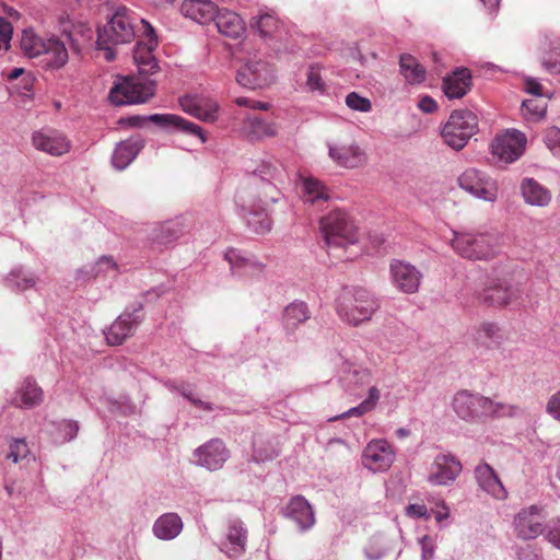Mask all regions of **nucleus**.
Listing matches in <instances>:
<instances>
[{
    "instance_id": "3",
    "label": "nucleus",
    "mask_w": 560,
    "mask_h": 560,
    "mask_svg": "<svg viewBox=\"0 0 560 560\" xmlns=\"http://www.w3.org/2000/svg\"><path fill=\"white\" fill-rule=\"evenodd\" d=\"M319 231L329 255L338 259H352L350 255L337 252L347 250L358 243V230L351 217L343 210L336 209L324 215L319 221Z\"/></svg>"
},
{
    "instance_id": "18",
    "label": "nucleus",
    "mask_w": 560,
    "mask_h": 560,
    "mask_svg": "<svg viewBox=\"0 0 560 560\" xmlns=\"http://www.w3.org/2000/svg\"><path fill=\"white\" fill-rule=\"evenodd\" d=\"M180 108L188 115L205 122H214L219 117L218 102L207 94H186L179 97Z\"/></svg>"
},
{
    "instance_id": "20",
    "label": "nucleus",
    "mask_w": 560,
    "mask_h": 560,
    "mask_svg": "<svg viewBox=\"0 0 560 560\" xmlns=\"http://www.w3.org/2000/svg\"><path fill=\"white\" fill-rule=\"evenodd\" d=\"M273 78L275 70L264 60H250L236 73L237 83L250 90L269 84Z\"/></svg>"
},
{
    "instance_id": "2",
    "label": "nucleus",
    "mask_w": 560,
    "mask_h": 560,
    "mask_svg": "<svg viewBox=\"0 0 560 560\" xmlns=\"http://www.w3.org/2000/svg\"><path fill=\"white\" fill-rule=\"evenodd\" d=\"M451 407L455 415L467 423H479L489 418L516 417L521 412L516 405L494 401L490 397L468 389L456 392Z\"/></svg>"
},
{
    "instance_id": "47",
    "label": "nucleus",
    "mask_w": 560,
    "mask_h": 560,
    "mask_svg": "<svg viewBox=\"0 0 560 560\" xmlns=\"http://www.w3.org/2000/svg\"><path fill=\"white\" fill-rule=\"evenodd\" d=\"M303 194L305 201L311 203H315L319 200H327L329 198L326 186L313 177H308L303 180Z\"/></svg>"
},
{
    "instance_id": "5",
    "label": "nucleus",
    "mask_w": 560,
    "mask_h": 560,
    "mask_svg": "<svg viewBox=\"0 0 560 560\" xmlns=\"http://www.w3.org/2000/svg\"><path fill=\"white\" fill-rule=\"evenodd\" d=\"M378 307L374 295L363 288L343 289L336 300L339 318L351 326L370 320Z\"/></svg>"
},
{
    "instance_id": "46",
    "label": "nucleus",
    "mask_w": 560,
    "mask_h": 560,
    "mask_svg": "<svg viewBox=\"0 0 560 560\" xmlns=\"http://www.w3.org/2000/svg\"><path fill=\"white\" fill-rule=\"evenodd\" d=\"M253 28H256L262 38H272L278 32L279 21L270 13H260L252 19Z\"/></svg>"
},
{
    "instance_id": "63",
    "label": "nucleus",
    "mask_w": 560,
    "mask_h": 560,
    "mask_svg": "<svg viewBox=\"0 0 560 560\" xmlns=\"http://www.w3.org/2000/svg\"><path fill=\"white\" fill-rule=\"evenodd\" d=\"M418 107L423 113H433L438 108V104L432 97L425 95L420 98Z\"/></svg>"
},
{
    "instance_id": "58",
    "label": "nucleus",
    "mask_w": 560,
    "mask_h": 560,
    "mask_svg": "<svg viewBox=\"0 0 560 560\" xmlns=\"http://www.w3.org/2000/svg\"><path fill=\"white\" fill-rule=\"evenodd\" d=\"M366 412H370V410L365 407V405L363 402H361L360 405L352 407L349 410H347V411L342 412L341 415L336 416L329 420L335 421V420L345 419V418H349V417H361Z\"/></svg>"
},
{
    "instance_id": "12",
    "label": "nucleus",
    "mask_w": 560,
    "mask_h": 560,
    "mask_svg": "<svg viewBox=\"0 0 560 560\" xmlns=\"http://www.w3.org/2000/svg\"><path fill=\"white\" fill-rule=\"evenodd\" d=\"M142 304L138 303L131 310L127 307L115 322L104 331L106 341L110 346H119L133 335L143 320Z\"/></svg>"
},
{
    "instance_id": "37",
    "label": "nucleus",
    "mask_w": 560,
    "mask_h": 560,
    "mask_svg": "<svg viewBox=\"0 0 560 560\" xmlns=\"http://www.w3.org/2000/svg\"><path fill=\"white\" fill-rule=\"evenodd\" d=\"M40 57H43L42 62L48 69H60L69 59L65 44L56 37L47 39L45 51Z\"/></svg>"
},
{
    "instance_id": "32",
    "label": "nucleus",
    "mask_w": 560,
    "mask_h": 560,
    "mask_svg": "<svg viewBox=\"0 0 560 560\" xmlns=\"http://www.w3.org/2000/svg\"><path fill=\"white\" fill-rule=\"evenodd\" d=\"M213 22L219 33L233 39L241 38L246 31L242 18L237 13L229 10H218Z\"/></svg>"
},
{
    "instance_id": "41",
    "label": "nucleus",
    "mask_w": 560,
    "mask_h": 560,
    "mask_svg": "<svg viewBox=\"0 0 560 560\" xmlns=\"http://www.w3.org/2000/svg\"><path fill=\"white\" fill-rule=\"evenodd\" d=\"M475 339L489 347L501 345L505 336L497 323L485 322L476 328Z\"/></svg>"
},
{
    "instance_id": "39",
    "label": "nucleus",
    "mask_w": 560,
    "mask_h": 560,
    "mask_svg": "<svg viewBox=\"0 0 560 560\" xmlns=\"http://www.w3.org/2000/svg\"><path fill=\"white\" fill-rule=\"evenodd\" d=\"M400 73L410 84H420L425 80L424 67L411 55L402 54L399 59Z\"/></svg>"
},
{
    "instance_id": "50",
    "label": "nucleus",
    "mask_w": 560,
    "mask_h": 560,
    "mask_svg": "<svg viewBox=\"0 0 560 560\" xmlns=\"http://www.w3.org/2000/svg\"><path fill=\"white\" fill-rule=\"evenodd\" d=\"M178 394H180L184 398L190 401L196 408H199L208 412L214 410L213 404L203 401L195 396L192 385L189 383L179 382Z\"/></svg>"
},
{
    "instance_id": "60",
    "label": "nucleus",
    "mask_w": 560,
    "mask_h": 560,
    "mask_svg": "<svg viewBox=\"0 0 560 560\" xmlns=\"http://www.w3.org/2000/svg\"><path fill=\"white\" fill-rule=\"evenodd\" d=\"M13 27L12 24L4 18H0V38L4 43L5 47H9V42L12 37Z\"/></svg>"
},
{
    "instance_id": "27",
    "label": "nucleus",
    "mask_w": 560,
    "mask_h": 560,
    "mask_svg": "<svg viewBox=\"0 0 560 560\" xmlns=\"http://www.w3.org/2000/svg\"><path fill=\"white\" fill-rule=\"evenodd\" d=\"M145 145V140L141 136H132L117 143L113 154L112 164L114 168L124 171L138 156Z\"/></svg>"
},
{
    "instance_id": "51",
    "label": "nucleus",
    "mask_w": 560,
    "mask_h": 560,
    "mask_svg": "<svg viewBox=\"0 0 560 560\" xmlns=\"http://www.w3.org/2000/svg\"><path fill=\"white\" fill-rule=\"evenodd\" d=\"M542 141L552 155L560 158V128L556 126L547 128L544 131Z\"/></svg>"
},
{
    "instance_id": "55",
    "label": "nucleus",
    "mask_w": 560,
    "mask_h": 560,
    "mask_svg": "<svg viewBox=\"0 0 560 560\" xmlns=\"http://www.w3.org/2000/svg\"><path fill=\"white\" fill-rule=\"evenodd\" d=\"M542 66L551 74L560 73V47L544 56Z\"/></svg>"
},
{
    "instance_id": "23",
    "label": "nucleus",
    "mask_w": 560,
    "mask_h": 560,
    "mask_svg": "<svg viewBox=\"0 0 560 560\" xmlns=\"http://www.w3.org/2000/svg\"><path fill=\"white\" fill-rule=\"evenodd\" d=\"M278 177L277 166L270 162L262 161L253 173L254 184L259 188L260 202L276 203L279 199V189L275 184Z\"/></svg>"
},
{
    "instance_id": "15",
    "label": "nucleus",
    "mask_w": 560,
    "mask_h": 560,
    "mask_svg": "<svg viewBox=\"0 0 560 560\" xmlns=\"http://www.w3.org/2000/svg\"><path fill=\"white\" fill-rule=\"evenodd\" d=\"M526 143L527 138L523 132L516 129L506 130L492 141V154L501 162L513 163L523 155Z\"/></svg>"
},
{
    "instance_id": "30",
    "label": "nucleus",
    "mask_w": 560,
    "mask_h": 560,
    "mask_svg": "<svg viewBox=\"0 0 560 560\" xmlns=\"http://www.w3.org/2000/svg\"><path fill=\"white\" fill-rule=\"evenodd\" d=\"M520 190L524 201L533 207H547L552 199L551 191L532 177L521 182Z\"/></svg>"
},
{
    "instance_id": "26",
    "label": "nucleus",
    "mask_w": 560,
    "mask_h": 560,
    "mask_svg": "<svg viewBox=\"0 0 560 560\" xmlns=\"http://www.w3.org/2000/svg\"><path fill=\"white\" fill-rule=\"evenodd\" d=\"M247 541V529L241 520H231L229 522L225 540L219 546L220 551L229 558L240 557L245 552Z\"/></svg>"
},
{
    "instance_id": "64",
    "label": "nucleus",
    "mask_w": 560,
    "mask_h": 560,
    "mask_svg": "<svg viewBox=\"0 0 560 560\" xmlns=\"http://www.w3.org/2000/svg\"><path fill=\"white\" fill-rule=\"evenodd\" d=\"M407 514L416 517H423L427 515V508L423 504H409L407 506Z\"/></svg>"
},
{
    "instance_id": "43",
    "label": "nucleus",
    "mask_w": 560,
    "mask_h": 560,
    "mask_svg": "<svg viewBox=\"0 0 560 560\" xmlns=\"http://www.w3.org/2000/svg\"><path fill=\"white\" fill-rule=\"evenodd\" d=\"M277 445V439L255 438L253 441L252 460L260 464L273 459L278 455Z\"/></svg>"
},
{
    "instance_id": "4",
    "label": "nucleus",
    "mask_w": 560,
    "mask_h": 560,
    "mask_svg": "<svg viewBox=\"0 0 560 560\" xmlns=\"http://www.w3.org/2000/svg\"><path fill=\"white\" fill-rule=\"evenodd\" d=\"M451 246L462 258L471 261H490L502 253L501 236L488 231H454Z\"/></svg>"
},
{
    "instance_id": "28",
    "label": "nucleus",
    "mask_w": 560,
    "mask_h": 560,
    "mask_svg": "<svg viewBox=\"0 0 560 560\" xmlns=\"http://www.w3.org/2000/svg\"><path fill=\"white\" fill-rule=\"evenodd\" d=\"M285 517L296 524L301 532L308 530L315 524V514L311 504L301 495L290 500L285 508Z\"/></svg>"
},
{
    "instance_id": "8",
    "label": "nucleus",
    "mask_w": 560,
    "mask_h": 560,
    "mask_svg": "<svg viewBox=\"0 0 560 560\" xmlns=\"http://www.w3.org/2000/svg\"><path fill=\"white\" fill-rule=\"evenodd\" d=\"M478 131V118L468 109L454 110L442 128L441 136L450 148L459 151Z\"/></svg>"
},
{
    "instance_id": "34",
    "label": "nucleus",
    "mask_w": 560,
    "mask_h": 560,
    "mask_svg": "<svg viewBox=\"0 0 560 560\" xmlns=\"http://www.w3.org/2000/svg\"><path fill=\"white\" fill-rule=\"evenodd\" d=\"M183 521L177 513L168 512L159 516L153 526V535L161 540H172L183 530Z\"/></svg>"
},
{
    "instance_id": "54",
    "label": "nucleus",
    "mask_w": 560,
    "mask_h": 560,
    "mask_svg": "<svg viewBox=\"0 0 560 560\" xmlns=\"http://www.w3.org/2000/svg\"><path fill=\"white\" fill-rule=\"evenodd\" d=\"M545 539L560 550V516L553 517L547 523Z\"/></svg>"
},
{
    "instance_id": "44",
    "label": "nucleus",
    "mask_w": 560,
    "mask_h": 560,
    "mask_svg": "<svg viewBox=\"0 0 560 560\" xmlns=\"http://www.w3.org/2000/svg\"><path fill=\"white\" fill-rule=\"evenodd\" d=\"M390 540L384 534L373 535L363 548L366 560H382L390 550Z\"/></svg>"
},
{
    "instance_id": "31",
    "label": "nucleus",
    "mask_w": 560,
    "mask_h": 560,
    "mask_svg": "<svg viewBox=\"0 0 560 560\" xmlns=\"http://www.w3.org/2000/svg\"><path fill=\"white\" fill-rule=\"evenodd\" d=\"M180 12L199 24H207L214 20L218 8L210 0H185L180 5Z\"/></svg>"
},
{
    "instance_id": "57",
    "label": "nucleus",
    "mask_w": 560,
    "mask_h": 560,
    "mask_svg": "<svg viewBox=\"0 0 560 560\" xmlns=\"http://www.w3.org/2000/svg\"><path fill=\"white\" fill-rule=\"evenodd\" d=\"M421 546V560H432L434 556V540L431 536L424 535L419 539Z\"/></svg>"
},
{
    "instance_id": "1",
    "label": "nucleus",
    "mask_w": 560,
    "mask_h": 560,
    "mask_svg": "<svg viewBox=\"0 0 560 560\" xmlns=\"http://www.w3.org/2000/svg\"><path fill=\"white\" fill-rule=\"evenodd\" d=\"M147 42H139L133 50V60L139 75H119L108 93V100L116 106L143 104L155 95L156 82L150 78L159 70V62L153 55L158 38L153 27L145 23Z\"/></svg>"
},
{
    "instance_id": "36",
    "label": "nucleus",
    "mask_w": 560,
    "mask_h": 560,
    "mask_svg": "<svg viewBox=\"0 0 560 560\" xmlns=\"http://www.w3.org/2000/svg\"><path fill=\"white\" fill-rule=\"evenodd\" d=\"M243 130L250 141L275 137L278 131L277 124L267 121L259 116H247L243 122Z\"/></svg>"
},
{
    "instance_id": "48",
    "label": "nucleus",
    "mask_w": 560,
    "mask_h": 560,
    "mask_svg": "<svg viewBox=\"0 0 560 560\" xmlns=\"http://www.w3.org/2000/svg\"><path fill=\"white\" fill-rule=\"evenodd\" d=\"M547 106V101L539 97L525 100L522 103V114L527 120L538 121L545 117Z\"/></svg>"
},
{
    "instance_id": "62",
    "label": "nucleus",
    "mask_w": 560,
    "mask_h": 560,
    "mask_svg": "<svg viewBox=\"0 0 560 560\" xmlns=\"http://www.w3.org/2000/svg\"><path fill=\"white\" fill-rule=\"evenodd\" d=\"M432 514L438 523H441L448 518L450 509L444 501H441L436 504L435 509H432Z\"/></svg>"
},
{
    "instance_id": "40",
    "label": "nucleus",
    "mask_w": 560,
    "mask_h": 560,
    "mask_svg": "<svg viewBox=\"0 0 560 560\" xmlns=\"http://www.w3.org/2000/svg\"><path fill=\"white\" fill-rule=\"evenodd\" d=\"M79 431V424L73 420L52 421L49 424V433L56 444H63L72 441Z\"/></svg>"
},
{
    "instance_id": "17",
    "label": "nucleus",
    "mask_w": 560,
    "mask_h": 560,
    "mask_svg": "<svg viewBox=\"0 0 560 560\" xmlns=\"http://www.w3.org/2000/svg\"><path fill=\"white\" fill-rule=\"evenodd\" d=\"M389 277L396 290L406 294H413L419 291L423 276L410 262L394 259L389 264Z\"/></svg>"
},
{
    "instance_id": "29",
    "label": "nucleus",
    "mask_w": 560,
    "mask_h": 560,
    "mask_svg": "<svg viewBox=\"0 0 560 560\" xmlns=\"http://www.w3.org/2000/svg\"><path fill=\"white\" fill-rule=\"evenodd\" d=\"M475 478L485 492L497 500H505L508 491L495 474L494 469L487 463H481L475 468Z\"/></svg>"
},
{
    "instance_id": "9",
    "label": "nucleus",
    "mask_w": 560,
    "mask_h": 560,
    "mask_svg": "<svg viewBox=\"0 0 560 560\" xmlns=\"http://www.w3.org/2000/svg\"><path fill=\"white\" fill-rule=\"evenodd\" d=\"M128 120L130 125L135 127H140L142 121L149 120L170 132L178 131L184 135L195 137L200 140L201 143H205L207 140V137L199 125L189 121L179 115L153 114L148 117L132 116Z\"/></svg>"
},
{
    "instance_id": "33",
    "label": "nucleus",
    "mask_w": 560,
    "mask_h": 560,
    "mask_svg": "<svg viewBox=\"0 0 560 560\" xmlns=\"http://www.w3.org/2000/svg\"><path fill=\"white\" fill-rule=\"evenodd\" d=\"M44 398L42 388L30 377L25 378L16 389L12 398V405L19 408H34L38 406Z\"/></svg>"
},
{
    "instance_id": "61",
    "label": "nucleus",
    "mask_w": 560,
    "mask_h": 560,
    "mask_svg": "<svg viewBox=\"0 0 560 560\" xmlns=\"http://www.w3.org/2000/svg\"><path fill=\"white\" fill-rule=\"evenodd\" d=\"M380 398H381V393H380L378 388L375 386H372L369 389L368 397L362 402L365 405V407L370 411H372L376 407Z\"/></svg>"
},
{
    "instance_id": "21",
    "label": "nucleus",
    "mask_w": 560,
    "mask_h": 560,
    "mask_svg": "<svg viewBox=\"0 0 560 560\" xmlns=\"http://www.w3.org/2000/svg\"><path fill=\"white\" fill-rule=\"evenodd\" d=\"M327 148L329 158L340 167L357 168L366 163L365 151L354 141L350 143L328 141Z\"/></svg>"
},
{
    "instance_id": "16",
    "label": "nucleus",
    "mask_w": 560,
    "mask_h": 560,
    "mask_svg": "<svg viewBox=\"0 0 560 560\" xmlns=\"http://www.w3.org/2000/svg\"><path fill=\"white\" fill-rule=\"evenodd\" d=\"M194 463L209 471L223 468L230 458V451L221 439H211L194 451Z\"/></svg>"
},
{
    "instance_id": "49",
    "label": "nucleus",
    "mask_w": 560,
    "mask_h": 560,
    "mask_svg": "<svg viewBox=\"0 0 560 560\" xmlns=\"http://www.w3.org/2000/svg\"><path fill=\"white\" fill-rule=\"evenodd\" d=\"M323 67L319 63H313L306 72V86L312 92L324 94L326 92V83L322 77Z\"/></svg>"
},
{
    "instance_id": "22",
    "label": "nucleus",
    "mask_w": 560,
    "mask_h": 560,
    "mask_svg": "<svg viewBox=\"0 0 560 560\" xmlns=\"http://www.w3.org/2000/svg\"><path fill=\"white\" fill-rule=\"evenodd\" d=\"M311 311L304 301H294L282 310V332L288 341H296L301 326L311 318Z\"/></svg>"
},
{
    "instance_id": "13",
    "label": "nucleus",
    "mask_w": 560,
    "mask_h": 560,
    "mask_svg": "<svg viewBox=\"0 0 560 560\" xmlns=\"http://www.w3.org/2000/svg\"><path fill=\"white\" fill-rule=\"evenodd\" d=\"M395 458V450L387 440L374 439L364 447L361 462L366 469L383 472L392 467Z\"/></svg>"
},
{
    "instance_id": "19",
    "label": "nucleus",
    "mask_w": 560,
    "mask_h": 560,
    "mask_svg": "<svg viewBox=\"0 0 560 560\" xmlns=\"http://www.w3.org/2000/svg\"><path fill=\"white\" fill-rule=\"evenodd\" d=\"M224 258L230 265L232 275L240 278H257L265 273L266 266L257 258L245 250L229 248Z\"/></svg>"
},
{
    "instance_id": "24",
    "label": "nucleus",
    "mask_w": 560,
    "mask_h": 560,
    "mask_svg": "<svg viewBox=\"0 0 560 560\" xmlns=\"http://www.w3.org/2000/svg\"><path fill=\"white\" fill-rule=\"evenodd\" d=\"M32 141L37 150L55 156L62 155L70 149L69 140L61 132L54 129L35 131Z\"/></svg>"
},
{
    "instance_id": "11",
    "label": "nucleus",
    "mask_w": 560,
    "mask_h": 560,
    "mask_svg": "<svg viewBox=\"0 0 560 560\" xmlns=\"http://www.w3.org/2000/svg\"><path fill=\"white\" fill-rule=\"evenodd\" d=\"M542 508L533 504L520 510L513 520V529L517 538L533 540L546 534L547 524Z\"/></svg>"
},
{
    "instance_id": "56",
    "label": "nucleus",
    "mask_w": 560,
    "mask_h": 560,
    "mask_svg": "<svg viewBox=\"0 0 560 560\" xmlns=\"http://www.w3.org/2000/svg\"><path fill=\"white\" fill-rule=\"evenodd\" d=\"M545 411L552 420L560 423V390H557L549 396Z\"/></svg>"
},
{
    "instance_id": "38",
    "label": "nucleus",
    "mask_w": 560,
    "mask_h": 560,
    "mask_svg": "<svg viewBox=\"0 0 560 560\" xmlns=\"http://www.w3.org/2000/svg\"><path fill=\"white\" fill-rule=\"evenodd\" d=\"M117 264L110 256H103L94 264L79 269L77 272V279L89 281L102 275H115L117 272Z\"/></svg>"
},
{
    "instance_id": "42",
    "label": "nucleus",
    "mask_w": 560,
    "mask_h": 560,
    "mask_svg": "<svg viewBox=\"0 0 560 560\" xmlns=\"http://www.w3.org/2000/svg\"><path fill=\"white\" fill-rule=\"evenodd\" d=\"M47 39L38 36L32 28H25L22 32L20 47L28 58L40 57L45 51Z\"/></svg>"
},
{
    "instance_id": "35",
    "label": "nucleus",
    "mask_w": 560,
    "mask_h": 560,
    "mask_svg": "<svg viewBox=\"0 0 560 560\" xmlns=\"http://www.w3.org/2000/svg\"><path fill=\"white\" fill-rule=\"evenodd\" d=\"M471 75L468 69L460 68L443 80V91L448 98H460L470 89Z\"/></svg>"
},
{
    "instance_id": "14",
    "label": "nucleus",
    "mask_w": 560,
    "mask_h": 560,
    "mask_svg": "<svg viewBox=\"0 0 560 560\" xmlns=\"http://www.w3.org/2000/svg\"><path fill=\"white\" fill-rule=\"evenodd\" d=\"M463 466L460 460L448 452H442L434 456L429 467L427 480L433 486H450L460 475Z\"/></svg>"
},
{
    "instance_id": "45",
    "label": "nucleus",
    "mask_w": 560,
    "mask_h": 560,
    "mask_svg": "<svg viewBox=\"0 0 560 560\" xmlns=\"http://www.w3.org/2000/svg\"><path fill=\"white\" fill-rule=\"evenodd\" d=\"M37 282V277L25 270L23 267L12 269V271L5 278V284L12 290L24 291L33 288Z\"/></svg>"
},
{
    "instance_id": "7",
    "label": "nucleus",
    "mask_w": 560,
    "mask_h": 560,
    "mask_svg": "<svg viewBox=\"0 0 560 560\" xmlns=\"http://www.w3.org/2000/svg\"><path fill=\"white\" fill-rule=\"evenodd\" d=\"M521 284L508 278H488L483 288L475 291L476 300L486 306L503 308L521 300Z\"/></svg>"
},
{
    "instance_id": "6",
    "label": "nucleus",
    "mask_w": 560,
    "mask_h": 560,
    "mask_svg": "<svg viewBox=\"0 0 560 560\" xmlns=\"http://www.w3.org/2000/svg\"><path fill=\"white\" fill-rule=\"evenodd\" d=\"M135 38L133 19L127 8H118L103 28L97 31V49L105 50V59L112 61L116 54L112 46L130 43Z\"/></svg>"
},
{
    "instance_id": "25",
    "label": "nucleus",
    "mask_w": 560,
    "mask_h": 560,
    "mask_svg": "<svg viewBox=\"0 0 560 560\" xmlns=\"http://www.w3.org/2000/svg\"><path fill=\"white\" fill-rule=\"evenodd\" d=\"M237 214L254 234H266L271 230V220L261 205H238Z\"/></svg>"
},
{
    "instance_id": "59",
    "label": "nucleus",
    "mask_w": 560,
    "mask_h": 560,
    "mask_svg": "<svg viewBox=\"0 0 560 560\" xmlns=\"http://www.w3.org/2000/svg\"><path fill=\"white\" fill-rule=\"evenodd\" d=\"M524 89L527 93H529L534 96L539 97L542 95V86H541L540 82L535 78H530V77L525 78Z\"/></svg>"
},
{
    "instance_id": "10",
    "label": "nucleus",
    "mask_w": 560,
    "mask_h": 560,
    "mask_svg": "<svg viewBox=\"0 0 560 560\" xmlns=\"http://www.w3.org/2000/svg\"><path fill=\"white\" fill-rule=\"evenodd\" d=\"M457 182L462 189L478 199L488 202H494L498 199L499 187L497 180L479 170H466L459 175Z\"/></svg>"
},
{
    "instance_id": "52",
    "label": "nucleus",
    "mask_w": 560,
    "mask_h": 560,
    "mask_svg": "<svg viewBox=\"0 0 560 560\" xmlns=\"http://www.w3.org/2000/svg\"><path fill=\"white\" fill-rule=\"evenodd\" d=\"M30 453L28 445L24 439H13L9 445L7 458L13 463L25 458Z\"/></svg>"
},
{
    "instance_id": "53",
    "label": "nucleus",
    "mask_w": 560,
    "mask_h": 560,
    "mask_svg": "<svg viewBox=\"0 0 560 560\" xmlns=\"http://www.w3.org/2000/svg\"><path fill=\"white\" fill-rule=\"evenodd\" d=\"M346 104L349 108L361 113H368L372 108L371 101L357 92H351L346 96Z\"/></svg>"
}]
</instances>
